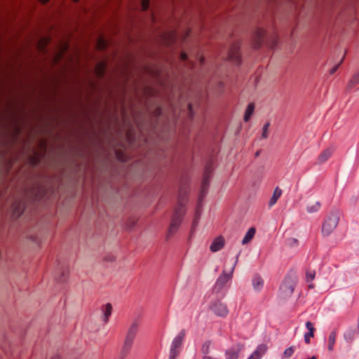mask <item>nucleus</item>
Segmentation results:
<instances>
[{
  "mask_svg": "<svg viewBox=\"0 0 359 359\" xmlns=\"http://www.w3.org/2000/svg\"><path fill=\"white\" fill-rule=\"evenodd\" d=\"M241 351L238 346L227 349L225 352L226 359H238Z\"/></svg>",
  "mask_w": 359,
  "mask_h": 359,
  "instance_id": "13",
  "label": "nucleus"
},
{
  "mask_svg": "<svg viewBox=\"0 0 359 359\" xmlns=\"http://www.w3.org/2000/svg\"><path fill=\"white\" fill-rule=\"evenodd\" d=\"M359 83V73L355 74L349 81L348 87L352 88Z\"/></svg>",
  "mask_w": 359,
  "mask_h": 359,
  "instance_id": "29",
  "label": "nucleus"
},
{
  "mask_svg": "<svg viewBox=\"0 0 359 359\" xmlns=\"http://www.w3.org/2000/svg\"><path fill=\"white\" fill-rule=\"evenodd\" d=\"M98 46H99V48H100V49H102V50L105 49L107 48L106 41L102 39H100L98 41Z\"/></svg>",
  "mask_w": 359,
  "mask_h": 359,
  "instance_id": "34",
  "label": "nucleus"
},
{
  "mask_svg": "<svg viewBox=\"0 0 359 359\" xmlns=\"http://www.w3.org/2000/svg\"><path fill=\"white\" fill-rule=\"evenodd\" d=\"M341 212L338 210H332L325 217L322 225V233L329 236L337 228L340 219Z\"/></svg>",
  "mask_w": 359,
  "mask_h": 359,
  "instance_id": "4",
  "label": "nucleus"
},
{
  "mask_svg": "<svg viewBox=\"0 0 359 359\" xmlns=\"http://www.w3.org/2000/svg\"><path fill=\"white\" fill-rule=\"evenodd\" d=\"M309 359H317V358H316V356H312V357H311V358H309Z\"/></svg>",
  "mask_w": 359,
  "mask_h": 359,
  "instance_id": "42",
  "label": "nucleus"
},
{
  "mask_svg": "<svg viewBox=\"0 0 359 359\" xmlns=\"http://www.w3.org/2000/svg\"><path fill=\"white\" fill-rule=\"evenodd\" d=\"M74 2H78L79 0H72Z\"/></svg>",
  "mask_w": 359,
  "mask_h": 359,
  "instance_id": "43",
  "label": "nucleus"
},
{
  "mask_svg": "<svg viewBox=\"0 0 359 359\" xmlns=\"http://www.w3.org/2000/svg\"><path fill=\"white\" fill-rule=\"evenodd\" d=\"M266 32L262 28H257L252 39V46L255 48H259L262 45Z\"/></svg>",
  "mask_w": 359,
  "mask_h": 359,
  "instance_id": "10",
  "label": "nucleus"
},
{
  "mask_svg": "<svg viewBox=\"0 0 359 359\" xmlns=\"http://www.w3.org/2000/svg\"><path fill=\"white\" fill-rule=\"evenodd\" d=\"M255 107V104L253 102H251L248 105L247 109L245 112V115H244V121L245 122H247L250 120L251 116L252 115V114L254 112Z\"/></svg>",
  "mask_w": 359,
  "mask_h": 359,
  "instance_id": "21",
  "label": "nucleus"
},
{
  "mask_svg": "<svg viewBox=\"0 0 359 359\" xmlns=\"http://www.w3.org/2000/svg\"><path fill=\"white\" fill-rule=\"evenodd\" d=\"M267 347L264 344L259 345L257 349L252 353V355L255 359H259L266 351Z\"/></svg>",
  "mask_w": 359,
  "mask_h": 359,
  "instance_id": "19",
  "label": "nucleus"
},
{
  "mask_svg": "<svg viewBox=\"0 0 359 359\" xmlns=\"http://www.w3.org/2000/svg\"><path fill=\"white\" fill-rule=\"evenodd\" d=\"M107 65L104 62H100L95 67V73L99 78H102L104 76Z\"/></svg>",
  "mask_w": 359,
  "mask_h": 359,
  "instance_id": "20",
  "label": "nucleus"
},
{
  "mask_svg": "<svg viewBox=\"0 0 359 359\" xmlns=\"http://www.w3.org/2000/svg\"><path fill=\"white\" fill-rule=\"evenodd\" d=\"M306 327L309 330V332L304 334V341L309 344H310V339L314 336L315 328L313 323L310 321L306 322Z\"/></svg>",
  "mask_w": 359,
  "mask_h": 359,
  "instance_id": "14",
  "label": "nucleus"
},
{
  "mask_svg": "<svg viewBox=\"0 0 359 359\" xmlns=\"http://www.w3.org/2000/svg\"><path fill=\"white\" fill-rule=\"evenodd\" d=\"M185 336V331L182 330L178 335L174 339L170 349V358L175 359L177 356L180 352V348L181 347L184 338Z\"/></svg>",
  "mask_w": 359,
  "mask_h": 359,
  "instance_id": "7",
  "label": "nucleus"
},
{
  "mask_svg": "<svg viewBox=\"0 0 359 359\" xmlns=\"http://www.w3.org/2000/svg\"><path fill=\"white\" fill-rule=\"evenodd\" d=\"M281 195H282V190L278 187H277L274 189L273 194L269 202V207L273 206L277 203L278 200L280 198Z\"/></svg>",
  "mask_w": 359,
  "mask_h": 359,
  "instance_id": "15",
  "label": "nucleus"
},
{
  "mask_svg": "<svg viewBox=\"0 0 359 359\" xmlns=\"http://www.w3.org/2000/svg\"><path fill=\"white\" fill-rule=\"evenodd\" d=\"M296 280L290 276L286 277L280 287L283 297H287L291 296L294 290Z\"/></svg>",
  "mask_w": 359,
  "mask_h": 359,
  "instance_id": "6",
  "label": "nucleus"
},
{
  "mask_svg": "<svg viewBox=\"0 0 359 359\" xmlns=\"http://www.w3.org/2000/svg\"><path fill=\"white\" fill-rule=\"evenodd\" d=\"M255 233L256 229L255 227L250 228L242 241V244L245 245L250 242L251 240L254 238Z\"/></svg>",
  "mask_w": 359,
  "mask_h": 359,
  "instance_id": "17",
  "label": "nucleus"
},
{
  "mask_svg": "<svg viewBox=\"0 0 359 359\" xmlns=\"http://www.w3.org/2000/svg\"><path fill=\"white\" fill-rule=\"evenodd\" d=\"M188 58V55L186 53H182L181 55H180V59L183 61H185L187 60Z\"/></svg>",
  "mask_w": 359,
  "mask_h": 359,
  "instance_id": "37",
  "label": "nucleus"
},
{
  "mask_svg": "<svg viewBox=\"0 0 359 359\" xmlns=\"http://www.w3.org/2000/svg\"><path fill=\"white\" fill-rule=\"evenodd\" d=\"M39 1L41 4H47V3L49 1V0H39Z\"/></svg>",
  "mask_w": 359,
  "mask_h": 359,
  "instance_id": "38",
  "label": "nucleus"
},
{
  "mask_svg": "<svg viewBox=\"0 0 359 359\" xmlns=\"http://www.w3.org/2000/svg\"><path fill=\"white\" fill-rule=\"evenodd\" d=\"M337 333L332 331L328 337L327 348L330 351H332L336 341Z\"/></svg>",
  "mask_w": 359,
  "mask_h": 359,
  "instance_id": "22",
  "label": "nucleus"
},
{
  "mask_svg": "<svg viewBox=\"0 0 359 359\" xmlns=\"http://www.w3.org/2000/svg\"><path fill=\"white\" fill-rule=\"evenodd\" d=\"M21 133V128L20 126H16L15 128V137H17Z\"/></svg>",
  "mask_w": 359,
  "mask_h": 359,
  "instance_id": "36",
  "label": "nucleus"
},
{
  "mask_svg": "<svg viewBox=\"0 0 359 359\" xmlns=\"http://www.w3.org/2000/svg\"><path fill=\"white\" fill-rule=\"evenodd\" d=\"M321 207L320 202H316L315 203L307 206V211L310 213L318 212Z\"/></svg>",
  "mask_w": 359,
  "mask_h": 359,
  "instance_id": "25",
  "label": "nucleus"
},
{
  "mask_svg": "<svg viewBox=\"0 0 359 359\" xmlns=\"http://www.w3.org/2000/svg\"><path fill=\"white\" fill-rule=\"evenodd\" d=\"M140 325V323L139 320H135L130 326L124 341V344L123 347L124 351L128 352L130 349L133 344L134 339L136 337V334L138 332Z\"/></svg>",
  "mask_w": 359,
  "mask_h": 359,
  "instance_id": "5",
  "label": "nucleus"
},
{
  "mask_svg": "<svg viewBox=\"0 0 359 359\" xmlns=\"http://www.w3.org/2000/svg\"><path fill=\"white\" fill-rule=\"evenodd\" d=\"M342 62V60L337 65H335L334 67H333L330 70V74H333L335 73V72L337 70V69L339 68L340 64Z\"/></svg>",
  "mask_w": 359,
  "mask_h": 359,
  "instance_id": "35",
  "label": "nucleus"
},
{
  "mask_svg": "<svg viewBox=\"0 0 359 359\" xmlns=\"http://www.w3.org/2000/svg\"><path fill=\"white\" fill-rule=\"evenodd\" d=\"M316 276V272L313 270L308 269L306 271V280L307 283L311 282Z\"/></svg>",
  "mask_w": 359,
  "mask_h": 359,
  "instance_id": "27",
  "label": "nucleus"
},
{
  "mask_svg": "<svg viewBox=\"0 0 359 359\" xmlns=\"http://www.w3.org/2000/svg\"><path fill=\"white\" fill-rule=\"evenodd\" d=\"M28 160L32 165L36 166L39 164L41 156L38 152H35L33 155L29 156Z\"/></svg>",
  "mask_w": 359,
  "mask_h": 359,
  "instance_id": "24",
  "label": "nucleus"
},
{
  "mask_svg": "<svg viewBox=\"0 0 359 359\" xmlns=\"http://www.w3.org/2000/svg\"><path fill=\"white\" fill-rule=\"evenodd\" d=\"M210 341H207L203 343L202 348H201V351L204 354V355H208V353L210 351Z\"/></svg>",
  "mask_w": 359,
  "mask_h": 359,
  "instance_id": "28",
  "label": "nucleus"
},
{
  "mask_svg": "<svg viewBox=\"0 0 359 359\" xmlns=\"http://www.w3.org/2000/svg\"><path fill=\"white\" fill-rule=\"evenodd\" d=\"M264 282L262 278L259 276H256L252 279V285L254 289L259 290L263 286Z\"/></svg>",
  "mask_w": 359,
  "mask_h": 359,
  "instance_id": "23",
  "label": "nucleus"
},
{
  "mask_svg": "<svg viewBox=\"0 0 359 359\" xmlns=\"http://www.w3.org/2000/svg\"><path fill=\"white\" fill-rule=\"evenodd\" d=\"M187 199V191L181 188L178 194V206L175 209L168 230V236H172L177 230L184 214V205Z\"/></svg>",
  "mask_w": 359,
  "mask_h": 359,
  "instance_id": "1",
  "label": "nucleus"
},
{
  "mask_svg": "<svg viewBox=\"0 0 359 359\" xmlns=\"http://www.w3.org/2000/svg\"><path fill=\"white\" fill-rule=\"evenodd\" d=\"M51 359H60L58 355H54Z\"/></svg>",
  "mask_w": 359,
  "mask_h": 359,
  "instance_id": "39",
  "label": "nucleus"
},
{
  "mask_svg": "<svg viewBox=\"0 0 359 359\" xmlns=\"http://www.w3.org/2000/svg\"><path fill=\"white\" fill-rule=\"evenodd\" d=\"M231 278V273H223L217 280V285L223 287Z\"/></svg>",
  "mask_w": 359,
  "mask_h": 359,
  "instance_id": "18",
  "label": "nucleus"
},
{
  "mask_svg": "<svg viewBox=\"0 0 359 359\" xmlns=\"http://www.w3.org/2000/svg\"><path fill=\"white\" fill-rule=\"evenodd\" d=\"M225 241L223 236H219L214 239L212 241L210 250L212 252H217L222 250L224 246Z\"/></svg>",
  "mask_w": 359,
  "mask_h": 359,
  "instance_id": "11",
  "label": "nucleus"
},
{
  "mask_svg": "<svg viewBox=\"0 0 359 359\" xmlns=\"http://www.w3.org/2000/svg\"><path fill=\"white\" fill-rule=\"evenodd\" d=\"M334 149L332 148H327L323 150L318 157L317 163L321 164L325 162L333 154Z\"/></svg>",
  "mask_w": 359,
  "mask_h": 359,
  "instance_id": "12",
  "label": "nucleus"
},
{
  "mask_svg": "<svg viewBox=\"0 0 359 359\" xmlns=\"http://www.w3.org/2000/svg\"><path fill=\"white\" fill-rule=\"evenodd\" d=\"M294 352V347L290 346L285 350L283 352L282 359H288L290 358Z\"/></svg>",
  "mask_w": 359,
  "mask_h": 359,
  "instance_id": "26",
  "label": "nucleus"
},
{
  "mask_svg": "<svg viewBox=\"0 0 359 359\" xmlns=\"http://www.w3.org/2000/svg\"><path fill=\"white\" fill-rule=\"evenodd\" d=\"M314 287V285L313 284H311L309 285V289H311V288H313Z\"/></svg>",
  "mask_w": 359,
  "mask_h": 359,
  "instance_id": "40",
  "label": "nucleus"
},
{
  "mask_svg": "<svg viewBox=\"0 0 359 359\" xmlns=\"http://www.w3.org/2000/svg\"><path fill=\"white\" fill-rule=\"evenodd\" d=\"M269 126H270V123L269 122L266 123L263 126L262 136L264 139L268 137V131H269Z\"/></svg>",
  "mask_w": 359,
  "mask_h": 359,
  "instance_id": "32",
  "label": "nucleus"
},
{
  "mask_svg": "<svg viewBox=\"0 0 359 359\" xmlns=\"http://www.w3.org/2000/svg\"><path fill=\"white\" fill-rule=\"evenodd\" d=\"M189 111H191V104H189Z\"/></svg>",
  "mask_w": 359,
  "mask_h": 359,
  "instance_id": "41",
  "label": "nucleus"
},
{
  "mask_svg": "<svg viewBox=\"0 0 359 359\" xmlns=\"http://www.w3.org/2000/svg\"><path fill=\"white\" fill-rule=\"evenodd\" d=\"M229 60L231 62L239 64L241 61V56L240 53V43L238 42L234 43L230 48L228 53Z\"/></svg>",
  "mask_w": 359,
  "mask_h": 359,
  "instance_id": "8",
  "label": "nucleus"
},
{
  "mask_svg": "<svg viewBox=\"0 0 359 359\" xmlns=\"http://www.w3.org/2000/svg\"><path fill=\"white\" fill-rule=\"evenodd\" d=\"M187 199V191L181 188L178 194V206L175 209L168 230V236H172L177 230L184 214V205Z\"/></svg>",
  "mask_w": 359,
  "mask_h": 359,
  "instance_id": "2",
  "label": "nucleus"
},
{
  "mask_svg": "<svg viewBox=\"0 0 359 359\" xmlns=\"http://www.w3.org/2000/svg\"><path fill=\"white\" fill-rule=\"evenodd\" d=\"M103 321L107 323L112 312V306L110 303L106 304L103 307Z\"/></svg>",
  "mask_w": 359,
  "mask_h": 359,
  "instance_id": "16",
  "label": "nucleus"
},
{
  "mask_svg": "<svg viewBox=\"0 0 359 359\" xmlns=\"http://www.w3.org/2000/svg\"><path fill=\"white\" fill-rule=\"evenodd\" d=\"M116 156L117 159L121 161H126V156L124 154V152L121 150L116 151Z\"/></svg>",
  "mask_w": 359,
  "mask_h": 359,
  "instance_id": "31",
  "label": "nucleus"
},
{
  "mask_svg": "<svg viewBox=\"0 0 359 359\" xmlns=\"http://www.w3.org/2000/svg\"><path fill=\"white\" fill-rule=\"evenodd\" d=\"M213 171V162L212 161H208L205 167L204 173L203 176L201 189L199 195V201L198 203V206L196 211L195 218L194 219V222L192 224V231L196 226L198 224V220L201 214V203L202 202L203 198L205 196L210 184V180L212 176V173Z\"/></svg>",
  "mask_w": 359,
  "mask_h": 359,
  "instance_id": "3",
  "label": "nucleus"
},
{
  "mask_svg": "<svg viewBox=\"0 0 359 359\" xmlns=\"http://www.w3.org/2000/svg\"><path fill=\"white\" fill-rule=\"evenodd\" d=\"M5 144H6L5 142L0 141V147H4ZM6 154H7L6 151L5 149L0 148V160L1 161H4L6 156Z\"/></svg>",
  "mask_w": 359,
  "mask_h": 359,
  "instance_id": "30",
  "label": "nucleus"
},
{
  "mask_svg": "<svg viewBox=\"0 0 359 359\" xmlns=\"http://www.w3.org/2000/svg\"><path fill=\"white\" fill-rule=\"evenodd\" d=\"M150 0H141V6L143 11L149 9Z\"/></svg>",
  "mask_w": 359,
  "mask_h": 359,
  "instance_id": "33",
  "label": "nucleus"
},
{
  "mask_svg": "<svg viewBox=\"0 0 359 359\" xmlns=\"http://www.w3.org/2000/svg\"><path fill=\"white\" fill-rule=\"evenodd\" d=\"M210 310L217 316L225 317L229 313L227 306L219 301L212 303L210 306Z\"/></svg>",
  "mask_w": 359,
  "mask_h": 359,
  "instance_id": "9",
  "label": "nucleus"
}]
</instances>
